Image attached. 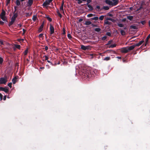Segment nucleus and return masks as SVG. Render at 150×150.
I'll list each match as a JSON object with an SVG mask.
<instances>
[{
	"instance_id": "nucleus-1",
	"label": "nucleus",
	"mask_w": 150,
	"mask_h": 150,
	"mask_svg": "<svg viewBox=\"0 0 150 150\" xmlns=\"http://www.w3.org/2000/svg\"><path fill=\"white\" fill-rule=\"evenodd\" d=\"M80 71L79 74L82 78L84 80H88L91 79L98 74L97 69H91L90 67H82Z\"/></svg>"
},
{
	"instance_id": "nucleus-60",
	"label": "nucleus",
	"mask_w": 150,
	"mask_h": 150,
	"mask_svg": "<svg viewBox=\"0 0 150 150\" xmlns=\"http://www.w3.org/2000/svg\"><path fill=\"white\" fill-rule=\"evenodd\" d=\"M65 34H66V32H65V30L64 29V28L62 34L63 35H65Z\"/></svg>"
},
{
	"instance_id": "nucleus-35",
	"label": "nucleus",
	"mask_w": 150,
	"mask_h": 150,
	"mask_svg": "<svg viewBox=\"0 0 150 150\" xmlns=\"http://www.w3.org/2000/svg\"><path fill=\"white\" fill-rule=\"evenodd\" d=\"M28 49H26L25 51L24 52V55H26L27 54V53H28Z\"/></svg>"
},
{
	"instance_id": "nucleus-32",
	"label": "nucleus",
	"mask_w": 150,
	"mask_h": 150,
	"mask_svg": "<svg viewBox=\"0 0 150 150\" xmlns=\"http://www.w3.org/2000/svg\"><path fill=\"white\" fill-rule=\"evenodd\" d=\"M46 18L50 22H51L52 21V19L49 17L48 16H47L46 17Z\"/></svg>"
},
{
	"instance_id": "nucleus-2",
	"label": "nucleus",
	"mask_w": 150,
	"mask_h": 150,
	"mask_svg": "<svg viewBox=\"0 0 150 150\" xmlns=\"http://www.w3.org/2000/svg\"><path fill=\"white\" fill-rule=\"evenodd\" d=\"M52 1L53 0H46L43 4L42 6L43 7L47 8L48 6L47 5H50V3L52 2Z\"/></svg>"
},
{
	"instance_id": "nucleus-25",
	"label": "nucleus",
	"mask_w": 150,
	"mask_h": 150,
	"mask_svg": "<svg viewBox=\"0 0 150 150\" xmlns=\"http://www.w3.org/2000/svg\"><path fill=\"white\" fill-rule=\"evenodd\" d=\"M133 18V17L132 16H127V18L130 21H132Z\"/></svg>"
},
{
	"instance_id": "nucleus-56",
	"label": "nucleus",
	"mask_w": 150,
	"mask_h": 150,
	"mask_svg": "<svg viewBox=\"0 0 150 150\" xmlns=\"http://www.w3.org/2000/svg\"><path fill=\"white\" fill-rule=\"evenodd\" d=\"M14 23L13 22H11V21L10 22L8 25L9 26H10L11 25H13V24Z\"/></svg>"
},
{
	"instance_id": "nucleus-12",
	"label": "nucleus",
	"mask_w": 150,
	"mask_h": 150,
	"mask_svg": "<svg viewBox=\"0 0 150 150\" xmlns=\"http://www.w3.org/2000/svg\"><path fill=\"white\" fill-rule=\"evenodd\" d=\"M113 6H116L119 2V0H112Z\"/></svg>"
},
{
	"instance_id": "nucleus-63",
	"label": "nucleus",
	"mask_w": 150,
	"mask_h": 150,
	"mask_svg": "<svg viewBox=\"0 0 150 150\" xmlns=\"http://www.w3.org/2000/svg\"><path fill=\"white\" fill-rule=\"evenodd\" d=\"M108 15L110 17H112L113 16V15L111 13H108Z\"/></svg>"
},
{
	"instance_id": "nucleus-23",
	"label": "nucleus",
	"mask_w": 150,
	"mask_h": 150,
	"mask_svg": "<svg viewBox=\"0 0 150 150\" xmlns=\"http://www.w3.org/2000/svg\"><path fill=\"white\" fill-rule=\"evenodd\" d=\"M99 18L97 16H96L93 18H91L90 19L91 20H95V21H97L98 20Z\"/></svg>"
},
{
	"instance_id": "nucleus-33",
	"label": "nucleus",
	"mask_w": 150,
	"mask_h": 150,
	"mask_svg": "<svg viewBox=\"0 0 150 150\" xmlns=\"http://www.w3.org/2000/svg\"><path fill=\"white\" fill-rule=\"evenodd\" d=\"M15 47L19 49H20L21 47V46L19 45H15Z\"/></svg>"
},
{
	"instance_id": "nucleus-7",
	"label": "nucleus",
	"mask_w": 150,
	"mask_h": 150,
	"mask_svg": "<svg viewBox=\"0 0 150 150\" xmlns=\"http://www.w3.org/2000/svg\"><path fill=\"white\" fill-rule=\"evenodd\" d=\"M0 90L5 92L6 93H8L9 91L8 88H5L2 87H0Z\"/></svg>"
},
{
	"instance_id": "nucleus-14",
	"label": "nucleus",
	"mask_w": 150,
	"mask_h": 150,
	"mask_svg": "<svg viewBox=\"0 0 150 150\" xmlns=\"http://www.w3.org/2000/svg\"><path fill=\"white\" fill-rule=\"evenodd\" d=\"M6 13L3 9H2L1 13L0 14V17L5 16Z\"/></svg>"
},
{
	"instance_id": "nucleus-58",
	"label": "nucleus",
	"mask_w": 150,
	"mask_h": 150,
	"mask_svg": "<svg viewBox=\"0 0 150 150\" xmlns=\"http://www.w3.org/2000/svg\"><path fill=\"white\" fill-rule=\"evenodd\" d=\"M91 25L93 27H97V25H96V24H94L93 23H92L91 24Z\"/></svg>"
},
{
	"instance_id": "nucleus-57",
	"label": "nucleus",
	"mask_w": 150,
	"mask_h": 150,
	"mask_svg": "<svg viewBox=\"0 0 150 150\" xmlns=\"http://www.w3.org/2000/svg\"><path fill=\"white\" fill-rule=\"evenodd\" d=\"M17 6H14V11L13 13H15L16 11L17 10Z\"/></svg>"
},
{
	"instance_id": "nucleus-44",
	"label": "nucleus",
	"mask_w": 150,
	"mask_h": 150,
	"mask_svg": "<svg viewBox=\"0 0 150 150\" xmlns=\"http://www.w3.org/2000/svg\"><path fill=\"white\" fill-rule=\"evenodd\" d=\"M43 58H45V60H47L49 58L46 55H45L43 56Z\"/></svg>"
},
{
	"instance_id": "nucleus-50",
	"label": "nucleus",
	"mask_w": 150,
	"mask_h": 150,
	"mask_svg": "<svg viewBox=\"0 0 150 150\" xmlns=\"http://www.w3.org/2000/svg\"><path fill=\"white\" fill-rule=\"evenodd\" d=\"M77 1H78V3L79 4L82 3V0H77Z\"/></svg>"
},
{
	"instance_id": "nucleus-3",
	"label": "nucleus",
	"mask_w": 150,
	"mask_h": 150,
	"mask_svg": "<svg viewBox=\"0 0 150 150\" xmlns=\"http://www.w3.org/2000/svg\"><path fill=\"white\" fill-rule=\"evenodd\" d=\"M91 47L89 46H84L83 45H81V49L84 50H91Z\"/></svg>"
},
{
	"instance_id": "nucleus-22",
	"label": "nucleus",
	"mask_w": 150,
	"mask_h": 150,
	"mask_svg": "<svg viewBox=\"0 0 150 150\" xmlns=\"http://www.w3.org/2000/svg\"><path fill=\"white\" fill-rule=\"evenodd\" d=\"M130 29H136L137 28L136 26L134 25H131L130 26Z\"/></svg>"
},
{
	"instance_id": "nucleus-46",
	"label": "nucleus",
	"mask_w": 150,
	"mask_h": 150,
	"mask_svg": "<svg viewBox=\"0 0 150 150\" xmlns=\"http://www.w3.org/2000/svg\"><path fill=\"white\" fill-rule=\"evenodd\" d=\"M57 13L58 16L60 17V18H61L62 17V15L59 12V11L57 12Z\"/></svg>"
},
{
	"instance_id": "nucleus-34",
	"label": "nucleus",
	"mask_w": 150,
	"mask_h": 150,
	"mask_svg": "<svg viewBox=\"0 0 150 150\" xmlns=\"http://www.w3.org/2000/svg\"><path fill=\"white\" fill-rule=\"evenodd\" d=\"M106 21H108V20H109V21H112L113 22H114V20L111 18H107L106 19Z\"/></svg>"
},
{
	"instance_id": "nucleus-4",
	"label": "nucleus",
	"mask_w": 150,
	"mask_h": 150,
	"mask_svg": "<svg viewBox=\"0 0 150 150\" xmlns=\"http://www.w3.org/2000/svg\"><path fill=\"white\" fill-rule=\"evenodd\" d=\"M7 81V79L4 77H1L0 78V84H5Z\"/></svg>"
},
{
	"instance_id": "nucleus-42",
	"label": "nucleus",
	"mask_w": 150,
	"mask_h": 150,
	"mask_svg": "<svg viewBox=\"0 0 150 150\" xmlns=\"http://www.w3.org/2000/svg\"><path fill=\"white\" fill-rule=\"evenodd\" d=\"M143 8L142 6H141L139 8H137L136 11H138L142 9Z\"/></svg>"
},
{
	"instance_id": "nucleus-30",
	"label": "nucleus",
	"mask_w": 150,
	"mask_h": 150,
	"mask_svg": "<svg viewBox=\"0 0 150 150\" xmlns=\"http://www.w3.org/2000/svg\"><path fill=\"white\" fill-rule=\"evenodd\" d=\"M37 19V17L35 16H33L32 19L34 21H35Z\"/></svg>"
},
{
	"instance_id": "nucleus-10",
	"label": "nucleus",
	"mask_w": 150,
	"mask_h": 150,
	"mask_svg": "<svg viewBox=\"0 0 150 150\" xmlns=\"http://www.w3.org/2000/svg\"><path fill=\"white\" fill-rule=\"evenodd\" d=\"M33 3V0H28L27 3V6L29 7H30L32 5Z\"/></svg>"
},
{
	"instance_id": "nucleus-45",
	"label": "nucleus",
	"mask_w": 150,
	"mask_h": 150,
	"mask_svg": "<svg viewBox=\"0 0 150 150\" xmlns=\"http://www.w3.org/2000/svg\"><path fill=\"white\" fill-rule=\"evenodd\" d=\"M146 23V22L145 21H141L140 22V23L142 24L143 25H144L145 24V23Z\"/></svg>"
},
{
	"instance_id": "nucleus-36",
	"label": "nucleus",
	"mask_w": 150,
	"mask_h": 150,
	"mask_svg": "<svg viewBox=\"0 0 150 150\" xmlns=\"http://www.w3.org/2000/svg\"><path fill=\"white\" fill-rule=\"evenodd\" d=\"M110 59V57H105L104 60H106V61H108V60H109Z\"/></svg>"
},
{
	"instance_id": "nucleus-40",
	"label": "nucleus",
	"mask_w": 150,
	"mask_h": 150,
	"mask_svg": "<svg viewBox=\"0 0 150 150\" xmlns=\"http://www.w3.org/2000/svg\"><path fill=\"white\" fill-rule=\"evenodd\" d=\"M104 18V16L103 15L101 16L99 18V19L100 20L102 21L103 19Z\"/></svg>"
},
{
	"instance_id": "nucleus-13",
	"label": "nucleus",
	"mask_w": 150,
	"mask_h": 150,
	"mask_svg": "<svg viewBox=\"0 0 150 150\" xmlns=\"http://www.w3.org/2000/svg\"><path fill=\"white\" fill-rule=\"evenodd\" d=\"M136 46L135 45H134L129 47L128 48V51L133 50Z\"/></svg>"
},
{
	"instance_id": "nucleus-16",
	"label": "nucleus",
	"mask_w": 150,
	"mask_h": 150,
	"mask_svg": "<svg viewBox=\"0 0 150 150\" xmlns=\"http://www.w3.org/2000/svg\"><path fill=\"white\" fill-rule=\"evenodd\" d=\"M144 42V41L143 40H141L138 43L136 44L135 45L136 46L138 47L141 45Z\"/></svg>"
},
{
	"instance_id": "nucleus-31",
	"label": "nucleus",
	"mask_w": 150,
	"mask_h": 150,
	"mask_svg": "<svg viewBox=\"0 0 150 150\" xmlns=\"http://www.w3.org/2000/svg\"><path fill=\"white\" fill-rule=\"evenodd\" d=\"M60 10L61 12L64 13L63 6H61L60 7Z\"/></svg>"
},
{
	"instance_id": "nucleus-53",
	"label": "nucleus",
	"mask_w": 150,
	"mask_h": 150,
	"mask_svg": "<svg viewBox=\"0 0 150 150\" xmlns=\"http://www.w3.org/2000/svg\"><path fill=\"white\" fill-rule=\"evenodd\" d=\"M12 83H9L8 84V86L10 88H11L12 87Z\"/></svg>"
},
{
	"instance_id": "nucleus-27",
	"label": "nucleus",
	"mask_w": 150,
	"mask_h": 150,
	"mask_svg": "<svg viewBox=\"0 0 150 150\" xmlns=\"http://www.w3.org/2000/svg\"><path fill=\"white\" fill-rule=\"evenodd\" d=\"M103 8L105 10H108L109 9V7L108 6H103Z\"/></svg>"
},
{
	"instance_id": "nucleus-26",
	"label": "nucleus",
	"mask_w": 150,
	"mask_h": 150,
	"mask_svg": "<svg viewBox=\"0 0 150 150\" xmlns=\"http://www.w3.org/2000/svg\"><path fill=\"white\" fill-rule=\"evenodd\" d=\"M104 23L105 24L110 25L111 23V22L108 21H105L104 22Z\"/></svg>"
},
{
	"instance_id": "nucleus-61",
	"label": "nucleus",
	"mask_w": 150,
	"mask_h": 150,
	"mask_svg": "<svg viewBox=\"0 0 150 150\" xmlns=\"http://www.w3.org/2000/svg\"><path fill=\"white\" fill-rule=\"evenodd\" d=\"M4 23L3 21H0V24L3 25L4 24Z\"/></svg>"
},
{
	"instance_id": "nucleus-59",
	"label": "nucleus",
	"mask_w": 150,
	"mask_h": 150,
	"mask_svg": "<svg viewBox=\"0 0 150 150\" xmlns=\"http://www.w3.org/2000/svg\"><path fill=\"white\" fill-rule=\"evenodd\" d=\"M15 20H16L15 19L11 18V21L12 22H13L14 23V22Z\"/></svg>"
},
{
	"instance_id": "nucleus-51",
	"label": "nucleus",
	"mask_w": 150,
	"mask_h": 150,
	"mask_svg": "<svg viewBox=\"0 0 150 150\" xmlns=\"http://www.w3.org/2000/svg\"><path fill=\"white\" fill-rule=\"evenodd\" d=\"M106 35L108 36H110L111 35V33L110 32H108L106 33Z\"/></svg>"
},
{
	"instance_id": "nucleus-20",
	"label": "nucleus",
	"mask_w": 150,
	"mask_h": 150,
	"mask_svg": "<svg viewBox=\"0 0 150 150\" xmlns=\"http://www.w3.org/2000/svg\"><path fill=\"white\" fill-rule=\"evenodd\" d=\"M20 0H16V3L17 6H19L21 5Z\"/></svg>"
},
{
	"instance_id": "nucleus-17",
	"label": "nucleus",
	"mask_w": 150,
	"mask_h": 150,
	"mask_svg": "<svg viewBox=\"0 0 150 150\" xmlns=\"http://www.w3.org/2000/svg\"><path fill=\"white\" fill-rule=\"evenodd\" d=\"M0 18L2 19V20L4 21L7 22V19L6 16H4L0 17Z\"/></svg>"
},
{
	"instance_id": "nucleus-41",
	"label": "nucleus",
	"mask_w": 150,
	"mask_h": 150,
	"mask_svg": "<svg viewBox=\"0 0 150 150\" xmlns=\"http://www.w3.org/2000/svg\"><path fill=\"white\" fill-rule=\"evenodd\" d=\"M3 59L0 57V64H1L3 63Z\"/></svg>"
},
{
	"instance_id": "nucleus-54",
	"label": "nucleus",
	"mask_w": 150,
	"mask_h": 150,
	"mask_svg": "<svg viewBox=\"0 0 150 150\" xmlns=\"http://www.w3.org/2000/svg\"><path fill=\"white\" fill-rule=\"evenodd\" d=\"M3 96L1 93H0V100H1L3 99Z\"/></svg>"
},
{
	"instance_id": "nucleus-5",
	"label": "nucleus",
	"mask_w": 150,
	"mask_h": 150,
	"mask_svg": "<svg viewBox=\"0 0 150 150\" xmlns=\"http://www.w3.org/2000/svg\"><path fill=\"white\" fill-rule=\"evenodd\" d=\"M45 24V22L44 21H43L42 22L41 25L40 26L39 28L38 31V33H40L42 32V29L44 26V25Z\"/></svg>"
},
{
	"instance_id": "nucleus-49",
	"label": "nucleus",
	"mask_w": 150,
	"mask_h": 150,
	"mask_svg": "<svg viewBox=\"0 0 150 150\" xmlns=\"http://www.w3.org/2000/svg\"><path fill=\"white\" fill-rule=\"evenodd\" d=\"M87 3L86 4V5L88 4L89 3H91L92 1V0H87Z\"/></svg>"
},
{
	"instance_id": "nucleus-43",
	"label": "nucleus",
	"mask_w": 150,
	"mask_h": 150,
	"mask_svg": "<svg viewBox=\"0 0 150 150\" xmlns=\"http://www.w3.org/2000/svg\"><path fill=\"white\" fill-rule=\"evenodd\" d=\"M15 66L16 67H17V70L18 69V67H19V64L18 63H16L15 64Z\"/></svg>"
},
{
	"instance_id": "nucleus-19",
	"label": "nucleus",
	"mask_w": 150,
	"mask_h": 150,
	"mask_svg": "<svg viewBox=\"0 0 150 150\" xmlns=\"http://www.w3.org/2000/svg\"><path fill=\"white\" fill-rule=\"evenodd\" d=\"M17 79V78L15 76L12 80V81L13 84H15L16 83Z\"/></svg>"
},
{
	"instance_id": "nucleus-28",
	"label": "nucleus",
	"mask_w": 150,
	"mask_h": 150,
	"mask_svg": "<svg viewBox=\"0 0 150 150\" xmlns=\"http://www.w3.org/2000/svg\"><path fill=\"white\" fill-rule=\"evenodd\" d=\"M94 30L96 32H99L101 30V29L99 28H96L94 29Z\"/></svg>"
},
{
	"instance_id": "nucleus-8",
	"label": "nucleus",
	"mask_w": 150,
	"mask_h": 150,
	"mask_svg": "<svg viewBox=\"0 0 150 150\" xmlns=\"http://www.w3.org/2000/svg\"><path fill=\"white\" fill-rule=\"evenodd\" d=\"M105 2L106 4L110 6H113L112 2L110 0H105Z\"/></svg>"
},
{
	"instance_id": "nucleus-6",
	"label": "nucleus",
	"mask_w": 150,
	"mask_h": 150,
	"mask_svg": "<svg viewBox=\"0 0 150 150\" xmlns=\"http://www.w3.org/2000/svg\"><path fill=\"white\" fill-rule=\"evenodd\" d=\"M50 34L51 35L52 34L54 33V27L51 24H50Z\"/></svg>"
},
{
	"instance_id": "nucleus-48",
	"label": "nucleus",
	"mask_w": 150,
	"mask_h": 150,
	"mask_svg": "<svg viewBox=\"0 0 150 150\" xmlns=\"http://www.w3.org/2000/svg\"><path fill=\"white\" fill-rule=\"evenodd\" d=\"M106 38H107V37L106 36H104L101 39L102 40L104 41V40H105Z\"/></svg>"
},
{
	"instance_id": "nucleus-9",
	"label": "nucleus",
	"mask_w": 150,
	"mask_h": 150,
	"mask_svg": "<svg viewBox=\"0 0 150 150\" xmlns=\"http://www.w3.org/2000/svg\"><path fill=\"white\" fill-rule=\"evenodd\" d=\"M149 38H150V34L148 35L145 40L146 42L144 45L145 46H146L147 44L149 43Z\"/></svg>"
},
{
	"instance_id": "nucleus-15",
	"label": "nucleus",
	"mask_w": 150,
	"mask_h": 150,
	"mask_svg": "<svg viewBox=\"0 0 150 150\" xmlns=\"http://www.w3.org/2000/svg\"><path fill=\"white\" fill-rule=\"evenodd\" d=\"M18 16V14L17 12L16 13H13V15L12 18L16 20V18Z\"/></svg>"
},
{
	"instance_id": "nucleus-52",
	"label": "nucleus",
	"mask_w": 150,
	"mask_h": 150,
	"mask_svg": "<svg viewBox=\"0 0 150 150\" xmlns=\"http://www.w3.org/2000/svg\"><path fill=\"white\" fill-rule=\"evenodd\" d=\"M67 37L69 39H70L71 38H72V37L71 36L70 34H68L67 35Z\"/></svg>"
},
{
	"instance_id": "nucleus-47",
	"label": "nucleus",
	"mask_w": 150,
	"mask_h": 150,
	"mask_svg": "<svg viewBox=\"0 0 150 150\" xmlns=\"http://www.w3.org/2000/svg\"><path fill=\"white\" fill-rule=\"evenodd\" d=\"M11 0H6V6L8 5V4L10 3Z\"/></svg>"
},
{
	"instance_id": "nucleus-21",
	"label": "nucleus",
	"mask_w": 150,
	"mask_h": 150,
	"mask_svg": "<svg viewBox=\"0 0 150 150\" xmlns=\"http://www.w3.org/2000/svg\"><path fill=\"white\" fill-rule=\"evenodd\" d=\"M92 24V23L91 21H87L85 22V23H84V24L86 25H90V24Z\"/></svg>"
},
{
	"instance_id": "nucleus-55",
	"label": "nucleus",
	"mask_w": 150,
	"mask_h": 150,
	"mask_svg": "<svg viewBox=\"0 0 150 150\" xmlns=\"http://www.w3.org/2000/svg\"><path fill=\"white\" fill-rule=\"evenodd\" d=\"M43 34H40L39 35V37L40 38H43Z\"/></svg>"
},
{
	"instance_id": "nucleus-37",
	"label": "nucleus",
	"mask_w": 150,
	"mask_h": 150,
	"mask_svg": "<svg viewBox=\"0 0 150 150\" xmlns=\"http://www.w3.org/2000/svg\"><path fill=\"white\" fill-rule=\"evenodd\" d=\"M116 46V45L115 44H114L111 45L109 47V48H113L115 47Z\"/></svg>"
},
{
	"instance_id": "nucleus-62",
	"label": "nucleus",
	"mask_w": 150,
	"mask_h": 150,
	"mask_svg": "<svg viewBox=\"0 0 150 150\" xmlns=\"http://www.w3.org/2000/svg\"><path fill=\"white\" fill-rule=\"evenodd\" d=\"M6 96H4V98H3V100H6Z\"/></svg>"
},
{
	"instance_id": "nucleus-11",
	"label": "nucleus",
	"mask_w": 150,
	"mask_h": 150,
	"mask_svg": "<svg viewBox=\"0 0 150 150\" xmlns=\"http://www.w3.org/2000/svg\"><path fill=\"white\" fill-rule=\"evenodd\" d=\"M128 48L127 49L126 48L124 47L121 50V52L122 53H127L128 52Z\"/></svg>"
},
{
	"instance_id": "nucleus-18",
	"label": "nucleus",
	"mask_w": 150,
	"mask_h": 150,
	"mask_svg": "<svg viewBox=\"0 0 150 150\" xmlns=\"http://www.w3.org/2000/svg\"><path fill=\"white\" fill-rule=\"evenodd\" d=\"M86 5H87L88 7L89 8V11H91L93 10V8L92 6H91V5H90L89 4Z\"/></svg>"
},
{
	"instance_id": "nucleus-39",
	"label": "nucleus",
	"mask_w": 150,
	"mask_h": 150,
	"mask_svg": "<svg viewBox=\"0 0 150 150\" xmlns=\"http://www.w3.org/2000/svg\"><path fill=\"white\" fill-rule=\"evenodd\" d=\"M112 41H113L112 40H110L109 41H108V43L107 44H106V45H110L112 43Z\"/></svg>"
},
{
	"instance_id": "nucleus-24",
	"label": "nucleus",
	"mask_w": 150,
	"mask_h": 150,
	"mask_svg": "<svg viewBox=\"0 0 150 150\" xmlns=\"http://www.w3.org/2000/svg\"><path fill=\"white\" fill-rule=\"evenodd\" d=\"M120 32L121 34L122 35H125L126 34L125 32L123 30H121Z\"/></svg>"
},
{
	"instance_id": "nucleus-38",
	"label": "nucleus",
	"mask_w": 150,
	"mask_h": 150,
	"mask_svg": "<svg viewBox=\"0 0 150 150\" xmlns=\"http://www.w3.org/2000/svg\"><path fill=\"white\" fill-rule=\"evenodd\" d=\"M117 25L120 27H123L124 26V25L122 23H118Z\"/></svg>"
},
{
	"instance_id": "nucleus-64",
	"label": "nucleus",
	"mask_w": 150,
	"mask_h": 150,
	"mask_svg": "<svg viewBox=\"0 0 150 150\" xmlns=\"http://www.w3.org/2000/svg\"><path fill=\"white\" fill-rule=\"evenodd\" d=\"M23 34H24L26 31V30L24 29H23Z\"/></svg>"
},
{
	"instance_id": "nucleus-29",
	"label": "nucleus",
	"mask_w": 150,
	"mask_h": 150,
	"mask_svg": "<svg viewBox=\"0 0 150 150\" xmlns=\"http://www.w3.org/2000/svg\"><path fill=\"white\" fill-rule=\"evenodd\" d=\"M95 16V14H93L92 13H90V14H88V15H87V16L88 17H91L93 16Z\"/></svg>"
}]
</instances>
